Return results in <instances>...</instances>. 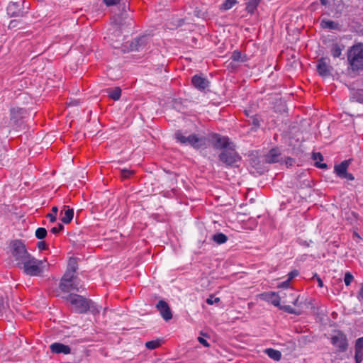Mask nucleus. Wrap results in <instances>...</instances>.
Instances as JSON below:
<instances>
[{"label":"nucleus","instance_id":"f257e3e1","mask_svg":"<svg viewBox=\"0 0 363 363\" xmlns=\"http://www.w3.org/2000/svg\"><path fill=\"white\" fill-rule=\"evenodd\" d=\"M67 303L74 307V311L79 314H85L90 311L93 315L100 313L98 306L89 298L77 294L69 293L62 297Z\"/></svg>","mask_w":363,"mask_h":363},{"label":"nucleus","instance_id":"f03ea898","mask_svg":"<svg viewBox=\"0 0 363 363\" xmlns=\"http://www.w3.org/2000/svg\"><path fill=\"white\" fill-rule=\"evenodd\" d=\"M45 262L46 259H38L30 255V257L27 258L18 269L22 270L25 274L30 277H43Z\"/></svg>","mask_w":363,"mask_h":363},{"label":"nucleus","instance_id":"7ed1b4c3","mask_svg":"<svg viewBox=\"0 0 363 363\" xmlns=\"http://www.w3.org/2000/svg\"><path fill=\"white\" fill-rule=\"evenodd\" d=\"M10 117H4L1 122V128H12L16 129L19 128L22 123L23 118L27 113V111L24 108L11 107L9 109Z\"/></svg>","mask_w":363,"mask_h":363},{"label":"nucleus","instance_id":"20e7f679","mask_svg":"<svg viewBox=\"0 0 363 363\" xmlns=\"http://www.w3.org/2000/svg\"><path fill=\"white\" fill-rule=\"evenodd\" d=\"M11 253L16 262V266L19 268L27 258L31 255L28 252L26 245L21 240H14L10 243Z\"/></svg>","mask_w":363,"mask_h":363},{"label":"nucleus","instance_id":"39448f33","mask_svg":"<svg viewBox=\"0 0 363 363\" xmlns=\"http://www.w3.org/2000/svg\"><path fill=\"white\" fill-rule=\"evenodd\" d=\"M174 138L177 143L182 145H189L195 150H199L206 146V138L199 137L197 134L192 133L186 137L182 130H178L174 133Z\"/></svg>","mask_w":363,"mask_h":363},{"label":"nucleus","instance_id":"423d86ee","mask_svg":"<svg viewBox=\"0 0 363 363\" xmlns=\"http://www.w3.org/2000/svg\"><path fill=\"white\" fill-rule=\"evenodd\" d=\"M59 289L64 293H69L72 291L80 292L84 289L83 286L80 284V279L77 276L68 273H65L62 277L59 283Z\"/></svg>","mask_w":363,"mask_h":363},{"label":"nucleus","instance_id":"0eeeda50","mask_svg":"<svg viewBox=\"0 0 363 363\" xmlns=\"http://www.w3.org/2000/svg\"><path fill=\"white\" fill-rule=\"evenodd\" d=\"M347 60L352 70L363 69V44L353 45L348 51Z\"/></svg>","mask_w":363,"mask_h":363},{"label":"nucleus","instance_id":"6e6552de","mask_svg":"<svg viewBox=\"0 0 363 363\" xmlns=\"http://www.w3.org/2000/svg\"><path fill=\"white\" fill-rule=\"evenodd\" d=\"M150 35H143L134 38L131 41H128L124 47L128 52H140L143 50L150 42Z\"/></svg>","mask_w":363,"mask_h":363},{"label":"nucleus","instance_id":"1a4fd4ad","mask_svg":"<svg viewBox=\"0 0 363 363\" xmlns=\"http://www.w3.org/2000/svg\"><path fill=\"white\" fill-rule=\"evenodd\" d=\"M218 158L226 166L230 167L238 166L237 163L241 160V157L233 147L222 150L218 155Z\"/></svg>","mask_w":363,"mask_h":363},{"label":"nucleus","instance_id":"9d476101","mask_svg":"<svg viewBox=\"0 0 363 363\" xmlns=\"http://www.w3.org/2000/svg\"><path fill=\"white\" fill-rule=\"evenodd\" d=\"M209 141L213 145L215 149L225 150L231 147L233 144L229 141L227 136H222L218 133H212L209 135Z\"/></svg>","mask_w":363,"mask_h":363},{"label":"nucleus","instance_id":"9b49d317","mask_svg":"<svg viewBox=\"0 0 363 363\" xmlns=\"http://www.w3.org/2000/svg\"><path fill=\"white\" fill-rule=\"evenodd\" d=\"M7 14L10 17H23L28 11H24V1H11L6 8Z\"/></svg>","mask_w":363,"mask_h":363},{"label":"nucleus","instance_id":"f8f14e48","mask_svg":"<svg viewBox=\"0 0 363 363\" xmlns=\"http://www.w3.org/2000/svg\"><path fill=\"white\" fill-rule=\"evenodd\" d=\"M114 21L121 29L126 27L131 28L134 25L133 17L130 16L125 11V12H121L119 14H118L115 17Z\"/></svg>","mask_w":363,"mask_h":363},{"label":"nucleus","instance_id":"ddd939ff","mask_svg":"<svg viewBox=\"0 0 363 363\" xmlns=\"http://www.w3.org/2000/svg\"><path fill=\"white\" fill-rule=\"evenodd\" d=\"M191 84L197 90L201 92H206V90L210 85V82L206 77L202 76V74H195L191 77Z\"/></svg>","mask_w":363,"mask_h":363},{"label":"nucleus","instance_id":"4468645a","mask_svg":"<svg viewBox=\"0 0 363 363\" xmlns=\"http://www.w3.org/2000/svg\"><path fill=\"white\" fill-rule=\"evenodd\" d=\"M156 308L164 320L168 321L172 318L171 308L165 301L160 300L156 304Z\"/></svg>","mask_w":363,"mask_h":363},{"label":"nucleus","instance_id":"2eb2a0df","mask_svg":"<svg viewBox=\"0 0 363 363\" xmlns=\"http://www.w3.org/2000/svg\"><path fill=\"white\" fill-rule=\"evenodd\" d=\"M333 345L339 348L342 352H344L347 348V342L346 336L342 333H337L333 335L331 339Z\"/></svg>","mask_w":363,"mask_h":363},{"label":"nucleus","instance_id":"dca6fc26","mask_svg":"<svg viewBox=\"0 0 363 363\" xmlns=\"http://www.w3.org/2000/svg\"><path fill=\"white\" fill-rule=\"evenodd\" d=\"M50 349L52 353L68 354L71 353V348L69 345L61 342H54L50 345Z\"/></svg>","mask_w":363,"mask_h":363},{"label":"nucleus","instance_id":"f3484780","mask_svg":"<svg viewBox=\"0 0 363 363\" xmlns=\"http://www.w3.org/2000/svg\"><path fill=\"white\" fill-rule=\"evenodd\" d=\"M281 154L278 149H272L267 155L264 156L263 161L266 163H276L281 160Z\"/></svg>","mask_w":363,"mask_h":363},{"label":"nucleus","instance_id":"a211bd4d","mask_svg":"<svg viewBox=\"0 0 363 363\" xmlns=\"http://www.w3.org/2000/svg\"><path fill=\"white\" fill-rule=\"evenodd\" d=\"M354 357L356 363H360L363 360V337L356 341Z\"/></svg>","mask_w":363,"mask_h":363},{"label":"nucleus","instance_id":"6ab92c4d","mask_svg":"<svg viewBox=\"0 0 363 363\" xmlns=\"http://www.w3.org/2000/svg\"><path fill=\"white\" fill-rule=\"evenodd\" d=\"M78 269V258L75 257H69L67 269L65 273H68L72 275H77V271Z\"/></svg>","mask_w":363,"mask_h":363},{"label":"nucleus","instance_id":"aec40b11","mask_svg":"<svg viewBox=\"0 0 363 363\" xmlns=\"http://www.w3.org/2000/svg\"><path fill=\"white\" fill-rule=\"evenodd\" d=\"M317 70L319 74L323 77L329 76L330 74L329 65L323 58L318 60Z\"/></svg>","mask_w":363,"mask_h":363},{"label":"nucleus","instance_id":"412c9836","mask_svg":"<svg viewBox=\"0 0 363 363\" xmlns=\"http://www.w3.org/2000/svg\"><path fill=\"white\" fill-rule=\"evenodd\" d=\"M320 26L324 29L330 30H339L341 28V26L337 22L328 19H323L320 22Z\"/></svg>","mask_w":363,"mask_h":363},{"label":"nucleus","instance_id":"4be33fe9","mask_svg":"<svg viewBox=\"0 0 363 363\" xmlns=\"http://www.w3.org/2000/svg\"><path fill=\"white\" fill-rule=\"evenodd\" d=\"M350 160H344L340 164L335 166V172L340 177H342L346 172L350 165Z\"/></svg>","mask_w":363,"mask_h":363},{"label":"nucleus","instance_id":"5701e85b","mask_svg":"<svg viewBox=\"0 0 363 363\" xmlns=\"http://www.w3.org/2000/svg\"><path fill=\"white\" fill-rule=\"evenodd\" d=\"M264 299L270 302L274 306L279 307L281 297L274 292L266 293L264 294Z\"/></svg>","mask_w":363,"mask_h":363},{"label":"nucleus","instance_id":"b1692460","mask_svg":"<svg viewBox=\"0 0 363 363\" xmlns=\"http://www.w3.org/2000/svg\"><path fill=\"white\" fill-rule=\"evenodd\" d=\"M262 121V118L259 116L255 115L252 118L251 121V132L252 131H258L259 133H263L264 130L262 128H260L261 122Z\"/></svg>","mask_w":363,"mask_h":363},{"label":"nucleus","instance_id":"393cba45","mask_svg":"<svg viewBox=\"0 0 363 363\" xmlns=\"http://www.w3.org/2000/svg\"><path fill=\"white\" fill-rule=\"evenodd\" d=\"M284 296L286 298L289 297L288 299L284 301V303H291L295 306L298 305L299 296H296L292 289L289 290L286 293H285Z\"/></svg>","mask_w":363,"mask_h":363},{"label":"nucleus","instance_id":"a878e982","mask_svg":"<svg viewBox=\"0 0 363 363\" xmlns=\"http://www.w3.org/2000/svg\"><path fill=\"white\" fill-rule=\"evenodd\" d=\"M107 93L110 99L117 101L121 96V89L119 86H116L113 89H108Z\"/></svg>","mask_w":363,"mask_h":363},{"label":"nucleus","instance_id":"bb28decb","mask_svg":"<svg viewBox=\"0 0 363 363\" xmlns=\"http://www.w3.org/2000/svg\"><path fill=\"white\" fill-rule=\"evenodd\" d=\"M312 158L314 161H315V167L320 169H326L328 167L325 163H320V161L323 160V156L320 152H313L312 155Z\"/></svg>","mask_w":363,"mask_h":363},{"label":"nucleus","instance_id":"cd10ccee","mask_svg":"<svg viewBox=\"0 0 363 363\" xmlns=\"http://www.w3.org/2000/svg\"><path fill=\"white\" fill-rule=\"evenodd\" d=\"M230 59L235 62H244L247 60V57L246 55H242L240 51L236 50L232 53Z\"/></svg>","mask_w":363,"mask_h":363},{"label":"nucleus","instance_id":"c85d7f7f","mask_svg":"<svg viewBox=\"0 0 363 363\" xmlns=\"http://www.w3.org/2000/svg\"><path fill=\"white\" fill-rule=\"evenodd\" d=\"M211 239L218 245H222L228 241V238L223 233H217L212 236Z\"/></svg>","mask_w":363,"mask_h":363},{"label":"nucleus","instance_id":"c756f323","mask_svg":"<svg viewBox=\"0 0 363 363\" xmlns=\"http://www.w3.org/2000/svg\"><path fill=\"white\" fill-rule=\"evenodd\" d=\"M264 352L273 360L279 361L280 360L281 357V353L280 351L272 349V348H268L264 350Z\"/></svg>","mask_w":363,"mask_h":363},{"label":"nucleus","instance_id":"7c9ffc66","mask_svg":"<svg viewBox=\"0 0 363 363\" xmlns=\"http://www.w3.org/2000/svg\"><path fill=\"white\" fill-rule=\"evenodd\" d=\"M74 217V210L73 208H67L65 211V216L62 217L61 221L65 224L69 223Z\"/></svg>","mask_w":363,"mask_h":363},{"label":"nucleus","instance_id":"2f4dec72","mask_svg":"<svg viewBox=\"0 0 363 363\" xmlns=\"http://www.w3.org/2000/svg\"><path fill=\"white\" fill-rule=\"evenodd\" d=\"M237 3V0H225L223 4L219 6V9L225 11L233 7Z\"/></svg>","mask_w":363,"mask_h":363},{"label":"nucleus","instance_id":"473e14b6","mask_svg":"<svg viewBox=\"0 0 363 363\" xmlns=\"http://www.w3.org/2000/svg\"><path fill=\"white\" fill-rule=\"evenodd\" d=\"M48 231L45 228H38L36 229L35 235L37 239L43 240L46 238Z\"/></svg>","mask_w":363,"mask_h":363},{"label":"nucleus","instance_id":"72a5a7b5","mask_svg":"<svg viewBox=\"0 0 363 363\" xmlns=\"http://www.w3.org/2000/svg\"><path fill=\"white\" fill-rule=\"evenodd\" d=\"M135 172L128 169H123L120 171V176L123 179H129L132 175H133Z\"/></svg>","mask_w":363,"mask_h":363},{"label":"nucleus","instance_id":"f704fd0d","mask_svg":"<svg viewBox=\"0 0 363 363\" xmlns=\"http://www.w3.org/2000/svg\"><path fill=\"white\" fill-rule=\"evenodd\" d=\"M8 308L9 303L7 300H5L3 296H0V317L3 315Z\"/></svg>","mask_w":363,"mask_h":363},{"label":"nucleus","instance_id":"c9c22d12","mask_svg":"<svg viewBox=\"0 0 363 363\" xmlns=\"http://www.w3.org/2000/svg\"><path fill=\"white\" fill-rule=\"evenodd\" d=\"M51 211L52 212L47 214L46 217L50 219L51 223H54L57 220L58 208L57 206H53Z\"/></svg>","mask_w":363,"mask_h":363},{"label":"nucleus","instance_id":"e433bc0d","mask_svg":"<svg viewBox=\"0 0 363 363\" xmlns=\"http://www.w3.org/2000/svg\"><path fill=\"white\" fill-rule=\"evenodd\" d=\"M331 54L334 57H339L342 53V49L337 44L333 45L331 48Z\"/></svg>","mask_w":363,"mask_h":363},{"label":"nucleus","instance_id":"4c0bfd02","mask_svg":"<svg viewBox=\"0 0 363 363\" xmlns=\"http://www.w3.org/2000/svg\"><path fill=\"white\" fill-rule=\"evenodd\" d=\"M160 346V341L159 340H150L147 341L145 343V347L149 350H155Z\"/></svg>","mask_w":363,"mask_h":363},{"label":"nucleus","instance_id":"58836bf2","mask_svg":"<svg viewBox=\"0 0 363 363\" xmlns=\"http://www.w3.org/2000/svg\"><path fill=\"white\" fill-rule=\"evenodd\" d=\"M279 308V309L283 310L284 311L287 312L290 314H296V315L300 314L299 312H297L295 309L292 308L289 305H284V306L280 305Z\"/></svg>","mask_w":363,"mask_h":363},{"label":"nucleus","instance_id":"ea45409f","mask_svg":"<svg viewBox=\"0 0 363 363\" xmlns=\"http://www.w3.org/2000/svg\"><path fill=\"white\" fill-rule=\"evenodd\" d=\"M352 97L356 101L363 103V89L355 91Z\"/></svg>","mask_w":363,"mask_h":363},{"label":"nucleus","instance_id":"a19ab883","mask_svg":"<svg viewBox=\"0 0 363 363\" xmlns=\"http://www.w3.org/2000/svg\"><path fill=\"white\" fill-rule=\"evenodd\" d=\"M252 156V154H251V157ZM252 160V158L251 157V161ZM253 162L257 164V163L255 162V161L253 160ZM251 166H252L255 170H256V172L259 174H262L263 172H265L266 170V168L262 166V165H260L259 167H255L254 165H252V162H251Z\"/></svg>","mask_w":363,"mask_h":363},{"label":"nucleus","instance_id":"79ce46f5","mask_svg":"<svg viewBox=\"0 0 363 363\" xmlns=\"http://www.w3.org/2000/svg\"><path fill=\"white\" fill-rule=\"evenodd\" d=\"M353 280V276L350 272H346L345 274L344 281L346 286H349Z\"/></svg>","mask_w":363,"mask_h":363},{"label":"nucleus","instance_id":"37998d69","mask_svg":"<svg viewBox=\"0 0 363 363\" xmlns=\"http://www.w3.org/2000/svg\"><path fill=\"white\" fill-rule=\"evenodd\" d=\"M220 301V298L215 297L213 295H210V296L206 299V303L208 305H213V303H218Z\"/></svg>","mask_w":363,"mask_h":363},{"label":"nucleus","instance_id":"c03bdc74","mask_svg":"<svg viewBox=\"0 0 363 363\" xmlns=\"http://www.w3.org/2000/svg\"><path fill=\"white\" fill-rule=\"evenodd\" d=\"M64 225L61 223H58L57 227H53L51 228L50 232L53 234H58L60 231L63 230Z\"/></svg>","mask_w":363,"mask_h":363},{"label":"nucleus","instance_id":"a18cd8bd","mask_svg":"<svg viewBox=\"0 0 363 363\" xmlns=\"http://www.w3.org/2000/svg\"><path fill=\"white\" fill-rule=\"evenodd\" d=\"M121 0H103L104 4L107 6H115L120 4Z\"/></svg>","mask_w":363,"mask_h":363},{"label":"nucleus","instance_id":"49530a36","mask_svg":"<svg viewBox=\"0 0 363 363\" xmlns=\"http://www.w3.org/2000/svg\"><path fill=\"white\" fill-rule=\"evenodd\" d=\"M37 247L40 250H45L48 248V245L45 241H39Z\"/></svg>","mask_w":363,"mask_h":363},{"label":"nucleus","instance_id":"de8ad7c7","mask_svg":"<svg viewBox=\"0 0 363 363\" xmlns=\"http://www.w3.org/2000/svg\"><path fill=\"white\" fill-rule=\"evenodd\" d=\"M21 21L19 20H11L9 24V28L12 29L18 27Z\"/></svg>","mask_w":363,"mask_h":363},{"label":"nucleus","instance_id":"09e8293b","mask_svg":"<svg viewBox=\"0 0 363 363\" xmlns=\"http://www.w3.org/2000/svg\"><path fill=\"white\" fill-rule=\"evenodd\" d=\"M172 104L174 105V108L178 110L179 111H182V101L179 99H175L173 101Z\"/></svg>","mask_w":363,"mask_h":363},{"label":"nucleus","instance_id":"8fccbe9b","mask_svg":"<svg viewBox=\"0 0 363 363\" xmlns=\"http://www.w3.org/2000/svg\"><path fill=\"white\" fill-rule=\"evenodd\" d=\"M262 0H251V14L253 13L254 9L260 3Z\"/></svg>","mask_w":363,"mask_h":363},{"label":"nucleus","instance_id":"3c124183","mask_svg":"<svg viewBox=\"0 0 363 363\" xmlns=\"http://www.w3.org/2000/svg\"><path fill=\"white\" fill-rule=\"evenodd\" d=\"M198 340L202 345H203L206 347H208L210 346L209 343L204 337H199Z\"/></svg>","mask_w":363,"mask_h":363},{"label":"nucleus","instance_id":"603ef678","mask_svg":"<svg viewBox=\"0 0 363 363\" xmlns=\"http://www.w3.org/2000/svg\"><path fill=\"white\" fill-rule=\"evenodd\" d=\"M298 272L297 270H293L289 273L287 279H289L291 281V280L293 279L296 276H298Z\"/></svg>","mask_w":363,"mask_h":363},{"label":"nucleus","instance_id":"864d4df0","mask_svg":"<svg viewBox=\"0 0 363 363\" xmlns=\"http://www.w3.org/2000/svg\"><path fill=\"white\" fill-rule=\"evenodd\" d=\"M341 178L346 179L350 181H352L354 179V176L352 174L348 173L347 172Z\"/></svg>","mask_w":363,"mask_h":363},{"label":"nucleus","instance_id":"5fc2aeb1","mask_svg":"<svg viewBox=\"0 0 363 363\" xmlns=\"http://www.w3.org/2000/svg\"><path fill=\"white\" fill-rule=\"evenodd\" d=\"M290 281L289 279H286V281H283L279 286L283 288H288L289 286Z\"/></svg>","mask_w":363,"mask_h":363},{"label":"nucleus","instance_id":"6e6d98bb","mask_svg":"<svg viewBox=\"0 0 363 363\" xmlns=\"http://www.w3.org/2000/svg\"><path fill=\"white\" fill-rule=\"evenodd\" d=\"M315 277V279H317V281H318V286L320 287H323V282L322 281V279L318 277L316 274L314 276V278Z\"/></svg>","mask_w":363,"mask_h":363},{"label":"nucleus","instance_id":"4d7b16f0","mask_svg":"<svg viewBox=\"0 0 363 363\" xmlns=\"http://www.w3.org/2000/svg\"><path fill=\"white\" fill-rule=\"evenodd\" d=\"M127 9H129L128 6H127L125 4H123L121 12H125V11L127 12Z\"/></svg>","mask_w":363,"mask_h":363},{"label":"nucleus","instance_id":"13d9d810","mask_svg":"<svg viewBox=\"0 0 363 363\" xmlns=\"http://www.w3.org/2000/svg\"><path fill=\"white\" fill-rule=\"evenodd\" d=\"M245 5V9L247 11V12H250V2H246Z\"/></svg>","mask_w":363,"mask_h":363},{"label":"nucleus","instance_id":"bf43d9fd","mask_svg":"<svg viewBox=\"0 0 363 363\" xmlns=\"http://www.w3.org/2000/svg\"><path fill=\"white\" fill-rule=\"evenodd\" d=\"M359 296L363 298V286L361 287L359 291Z\"/></svg>","mask_w":363,"mask_h":363},{"label":"nucleus","instance_id":"052dcab7","mask_svg":"<svg viewBox=\"0 0 363 363\" xmlns=\"http://www.w3.org/2000/svg\"><path fill=\"white\" fill-rule=\"evenodd\" d=\"M323 5H326L328 4V0H320Z\"/></svg>","mask_w":363,"mask_h":363},{"label":"nucleus","instance_id":"680f3d73","mask_svg":"<svg viewBox=\"0 0 363 363\" xmlns=\"http://www.w3.org/2000/svg\"><path fill=\"white\" fill-rule=\"evenodd\" d=\"M245 114L246 115V116H250V111L249 110H245Z\"/></svg>","mask_w":363,"mask_h":363}]
</instances>
